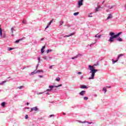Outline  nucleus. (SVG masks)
I'll use <instances>...</instances> for the list:
<instances>
[{
  "label": "nucleus",
  "mask_w": 126,
  "mask_h": 126,
  "mask_svg": "<svg viewBox=\"0 0 126 126\" xmlns=\"http://www.w3.org/2000/svg\"><path fill=\"white\" fill-rule=\"evenodd\" d=\"M78 14H79V12L74 13L73 14L74 16H77V15H78Z\"/></svg>",
  "instance_id": "nucleus-21"
},
{
  "label": "nucleus",
  "mask_w": 126,
  "mask_h": 126,
  "mask_svg": "<svg viewBox=\"0 0 126 126\" xmlns=\"http://www.w3.org/2000/svg\"><path fill=\"white\" fill-rule=\"evenodd\" d=\"M24 88V86H20V87H18V88H17V89H20V90H21L22 89Z\"/></svg>",
  "instance_id": "nucleus-15"
},
{
  "label": "nucleus",
  "mask_w": 126,
  "mask_h": 126,
  "mask_svg": "<svg viewBox=\"0 0 126 126\" xmlns=\"http://www.w3.org/2000/svg\"><path fill=\"white\" fill-rule=\"evenodd\" d=\"M51 91H52V90H49V89L46 90L47 92H50Z\"/></svg>",
  "instance_id": "nucleus-35"
},
{
  "label": "nucleus",
  "mask_w": 126,
  "mask_h": 126,
  "mask_svg": "<svg viewBox=\"0 0 126 126\" xmlns=\"http://www.w3.org/2000/svg\"><path fill=\"white\" fill-rule=\"evenodd\" d=\"M106 11H107V12H108V11H109V10H106Z\"/></svg>",
  "instance_id": "nucleus-50"
},
{
  "label": "nucleus",
  "mask_w": 126,
  "mask_h": 126,
  "mask_svg": "<svg viewBox=\"0 0 126 126\" xmlns=\"http://www.w3.org/2000/svg\"><path fill=\"white\" fill-rule=\"evenodd\" d=\"M101 36V35H99V36H98L97 37H98V38H100V37Z\"/></svg>",
  "instance_id": "nucleus-42"
},
{
  "label": "nucleus",
  "mask_w": 126,
  "mask_h": 126,
  "mask_svg": "<svg viewBox=\"0 0 126 126\" xmlns=\"http://www.w3.org/2000/svg\"><path fill=\"white\" fill-rule=\"evenodd\" d=\"M50 52H52V50H49V49H47V53H49Z\"/></svg>",
  "instance_id": "nucleus-29"
},
{
  "label": "nucleus",
  "mask_w": 126,
  "mask_h": 126,
  "mask_svg": "<svg viewBox=\"0 0 126 126\" xmlns=\"http://www.w3.org/2000/svg\"><path fill=\"white\" fill-rule=\"evenodd\" d=\"M32 111H38L37 107H32V108H31V110L30 112H32Z\"/></svg>",
  "instance_id": "nucleus-5"
},
{
  "label": "nucleus",
  "mask_w": 126,
  "mask_h": 126,
  "mask_svg": "<svg viewBox=\"0 0 126 126\" xmlns=\"http://www.w3.org/2000/svg\"><path fill=\"white\" fill-rule=\"evenodd\" d=\"M13 28H11V30L12 31L13 30Z\"/></svg>",
  "instance_id": "nucleus-51"
},
{
  "label": "nucleus",
  "mask_w": 126,
  "mask_h": 126,
  "mask_svg": "<svg viewBox=\"0 0 126 126\" xmlns=\"http://www.w3.org/2000/svg\"><path fill=\"white\" fill-rule=\"evenodd\" d=\"M27 106H28V105H29V102H27Z\"/></svg>",
  "instance_id": "nucleus-43"
},
{
  "label": "nucleus",
  "mask_w": 126,
  "mask_h": 126,
  "mask_svg": "<svg viewBox=\"0 0 126 126\" xmlns=\"http://www.w3.org/2000/svg\"><path fill=\"white\" fill-rule=\"evenodd\" d=\"M80 88L84 89L87 88V87H86V86H85V85H83L80 87Z\"/></svg>",
  "instance_id": "nucleus-10"
},
{
  "label": "nucleus",
  "mask_w": 126,
  "mask_h": 126,
  "mask_svg": "<svg viewBox=\"0 0 126 126\" xmlns=\"http://www.w3.org/2000/svg\"><path fill=\"white\" fill-rule=\"evenodd\" d=\"M75 32H72V33H70V35H66V37H69L70 36L74 35Z\"/></svg>",
  "instance_id": "nucleus-13"
},
{
  "label": "nucleus",
  "mask_w": 126,
  "mask_h": 126,
  "mask_svg": "<svg viewBox=\"0 0 126 126\" xmlns=\"http://www.w3.org/2000/svg\"><path fill=\"white\" fill-rule=\"evenodd\" d=\"M13 49L12 48H10V47L8 48V51H9L12 50Z\"/></svg>",
  "instance_id": "nucleus-26"
},
{
  "label": "nucleus",
  "mask_w": 126,
  "mask_h": 126,
  "mask_svg": "<svg viewBox=\"0 0 126 126\" xmlns=\"http://www.w3.org/2000/svg\"><path fill=\"white\" fill-rule=\"evenodd\" d=\"M113 18V16H112V15L111 14H109L108 15V16L107 17V18H106V20H108L109 19H111V18Z\"/></svg>",
  "instance_id": "nucleus-6"
},
{
  "label": "nucleus",
  "mask_w": 126,
  "mask_h": 126,
  "mask_svg": "<svg viewBox=\"0 0 126 126\" xmlns=\"http://www.w3.org/2000/svg\"><path fill=\"white\" fill-rule=\"evenodd\" d=\"M88 17H93V16L89 15V16H88Z\"/></svg>",
  "instance_id": "nucleus-44"
},
{
  "label": "nucleus",
  "mask_w": 126,
  "mask_h": 126,
  "mask_svg": "<svg viewBox=\"0 0 126 126\" xmlns=\"http://www.w3.org/2000/svg\"><path fill=\"white\" fill-rule=\"evenodd\" d=\"M101 8V6H98L97 8H95V10H96V11H98V10H99V9Z\"/></svg>",
  "instance_id": "nucleus-14"
},
{
  "label": "nucleus",
  "mask_w": 126,
  "mask_h": 126,
  "mask_svg": "<svg viewBox=\"0 0 126 126\" xmlns=\"http://www.w3.org/2000/svg\"><path fill=\"white\" fill-rule=\"evenodd\" d=\"M43 59L44 60H47V57H43Z\"/></svg>",
  "instance_id": "nucleus-34"
},
{
  "label": "nucleus",
  "mask_w": 126,
  "mask_h": 126,
  "mask_svg": "<svg viewBox=\"0 0 126 126\" xmlns=\"http://www.w3.org/2000/svg\"><path fill=\"white\" fill-rule=\"evenodd\" d=\"M39 77H41H41H42V76L40 75V76H39Z\"/></svg>",
  "instance_id": "nucleus-47"
},
{
  "label": "nucleus",
  "mask_w": 126,
  "mask_h": 126,
  "mask_svg": "<svg viewBox=\"0 0 126 126\" xmlns=\"http://www.w3.org/2000/svg\"><path fill=\"white\" fill-rule=\"evenodd\" d=\"M98 37V36H97V35H95V37Z\"/></svg>",
  "instance_id": "nucleus-46"
},
{
  "label": "nucleus",
  "mask_w": 126,
  "mask_h": 126,
  "mask_svg": "<svg viewBox=\"0 0 126 126\" xmlns=\"http://www.w3.org/2000/svg\"><path fill=\"white\" fill-rule=\"evenodd\" d=\"M53 116H54V115H51L49 116V117H50V118H51L52 117H53Z\"/></svg>",
  "instance_id": "nucleus-37"
},
{
  "label": "nucleus",
  "mask_w": 126,
  "mask_h": 126,
  "mask_svg": "<svg viewBox=\"0 0 126 126\" xmlns=\"http://www.w3.org/2000/svg\"><path fill=\"white\" fill-rule=\"evenodd\" d=\"M26 22L24 20L22 21V23H23V24H25Z\"/></svg>",
  "instance_id": "nucleus-33"
},
{
  "label": "nucleus",
  "mask_w": 126,
  "mask_h": 126,
  "mask_svg": "<svg viewBox=\"0 0 126 126\" xmlns=\"http://www.w3.org/2000/svg\"><path fill=\"white\" fill-rule=\"evenodd\" d=\"M52 66H49V68H50V69H52Z\"/></svg>",
  "instance_id": "nucleus-39"
},
{
  "label": "nucleus",
  "mask_w": 126,
  "mask_h": 126,
  "mask_svg": "<svg viewBox=\"0 0 126 126\" xmlns=\"http://www.w3.org/2000/svg\"><path fill=\"white\" fill-rule=\"evenodd\" d=\"M50 26V25H47V27L45 28V29H47L49 28V27Z\"/></svg>",
  "instance_id": "nucleus-31"
},
{
  "label": "nucleus",
  "mask_w": 126,
  "mask_h": 126,
  "mask_svg": "<svg viewBox=\"0 0 126 126\" xmlns=\"http://www.w3.org/2000/svg\"><path fill=\"white\" fill-rule=\"evenodd\" d=\"M2 30H1V28H0V37L2 36Z\"/></svg>",
  "instance_id": "nucleus-12"
},
{
  "label": "nucleus",
  "mask_w": 126,
  "mask_h": 126,
  "mask_svg": "<svg viewBox=\"0 0 126 126\" xmlns=\"http://www.w3.org/2000/svg\"><path fill=\"white\" fill-rule=\"evenodd\" d=\"M88 97H86V96H85V97H84V100H88Z\"/></svg>",
  "instance_id": "nucleus-24"
},
{
  "label": "nucleus",
  "mask_w": 126,
  "mask_h": 126,
  "mask_svg": "<svg viewBox=\"0 0 126 126\" xmlns=\"http://www.w3.org/2000/svg\"><path fill=\"white\" fill-rule=\"evenodd\" d=\"M117 40H118L120 42H121V41H123V39L118 38H117Z\"/></svg>",
  "instance_id": "nucleus-17"
},
{
  "label": "nucleus",
  "mask_w": 126,
  "mask_h": 126,
  "mask_svg": "<svg viewBox=\"0 0 126 126\" xmlns=\"http://www.w3.org/2000/svg\"><path fill=\"white\" fill-rule=\"evenodd\" d=\"M60 80H61V78H60L59 77L56 79V81L59 82Z\"/></svg>",
  "instance_id": "nucleus-20"
},
{
  "label": "nucleus",
  "mask_w": 126,
  "mask_h": 126,
  "mask_svg": "<svg viewBox=\"0 0 126 126\" xmlns=\"http://www.w3.org/2000/svg\"><path fill=\"white\" fill-rule=\"evenodd\" d=\"M93 123H92V122H90V123H88L89 124H90V125H91V124H92Z\"/></svg>",
  "instance_id": "nucleus-45"
},
{
  "label": "nucleus",
  "mask_w": 126,
  "mask_h": 126,
  "mask_svg": "<svg viewBox=\"0 0 126 126\" xmlns=\"http://www.w3.org/2000/svg\"><path fill=\"white\" fill-rule=\"evenodd\" d=\"M122 34V32H120L117 34L115 35L114 32H111L109 33L110 36H111V37H110V39H109V41L110 42H112L114 41V39H116L117 37L120 36Z\"/></svg>",
  "instance_id": "nucleus-2"
},
{
  "label": "nucleus",
  "mask_w": 126,
  "mask_h": 126,
  "mask_svg": "<svg viewBox=\"0 0 126 126\" xmlns=\"http://www.w3.org/2000/svg\"><path fill=\"white\" fill-rule=\"evenodd\" d=\"M53 20H52V21H51L50 22H49V23H48V24L47 25L50 26V25L52 24V23L53 22Z\"/></svg>",
  "instance_id": "nucleus-22"
},
{
  "label": "nucleus",
  "mask_w": 126,
  "mask_h": 126,
  "mask_svg": "<svg viewBox=\"0 0 126 126\" xmlns=\"http://www.w3.org/2000/svg\"><path fill=\"white\" fill-rule=\"evenodd\" d=\"M63 114H64V115H66L65 113H63Z\"/></svg>",
  "instance_id": "nucleus-49"
},
{
  "label": "nucleus",
  "mask_w": 126,
  "mask_h": 126,
  "mask_svg": "<svg viewBox=\"0 0 126 126\" xmlns=\"http://www.w3.org/2000/svg\"><path fill=\"white\" fill-rule=\"evenodd\" d=\"M77 74H78V75H80L81 74V72H79L77 73Z\"/></svg>",
  "instance_id": "nucleus-38"
},
{
  "label": "nucleus",
  "mask_w": 126,
  "mask_h": 126,
  "mask_svg": "<svg viewBox=\"0 0 126 126\" xmlns=\"http://www.w3.org/2000/svg\"><path fill=\"white\" fill-rule=\"evenodd\" d=\"M28 118H29L28 115H26V116H25V119H28Z\"/></svg>",
  "instance_id": "nucleus-30"
},
{
  "label": "nucleus",
  "mask_w": 126,
  "mask_h": 126,
  "mask_svg": "<svg viewBox=\"0 0 126 126\" xmlns=\"http://www.w3.org/2000/svg\"><path fill=\"white\" fill-rule=\"evenodd\" d=\"M45 48H46V46H43V47H42V48L41 49V52L42 54L44 53V51H43V50H44Z\"/></svg>",
  "instance_id": "nucleus-7"
},
{
  "label": "nucleus",
  "mask_w": 126,
  "mask_h": 126,
  "mask_svg": "<svg viewBox=\"0 0 126 126\" xmlns=\"http://www.w3.org/2000/svg\"><path fill=\"white\" fill-rule=\"evenodd\" d=\"M64 23V22H63V21H61V22H60V23L61 24H60L59 26H62L63 24Z\"/></svg>",
  "instance_id": "nucleus-18"
},
{
  "label": "nucleus",
  "mask_w": 126,
  "mask_h": 126,
  "mask_svg": "<svg viewBox=\"0 0 126 126\" xmlns=\"http://www.w3.org/2000/svg\"><path fill=\"white\" fill-rule=\"evenodd\" d=\"M38 63H39V61H40V58H38Z\"/></svg>",
  "instance_id": "nucleus-41"
},
{
  "label": "nucleus",
  "mask_w": 126,
  "mask_h": 126,
  "mask_svg": "<svg viewBox=\"0 0 126 126\" xmlns=\"http://www.w3.org/2000/svg\"><path fill=\"white\" fill-rule=\"evenodd\" d=\"M6 82H7V81L6 80H4V81H2V82H1V83L4 84L5 83H6Z\"/></svg>",
  "instance_id": "nucleus-28"
},
{
  "label": "nucleus",
  "mask_w": 126,
  "mask_h": 126,
  "mask_svg": "<svg viewBox=\"0 0 126 126\" xmlns=\"http://www.w3.org/2000/svg\"><path fill=\"white\" fill-rule=\"evenodd\" d=\"M20 41H21V39H19L18 40L16 41L15 43H19Z\"/></svg>",
  "instance_id": "nucleus-23"
},
{
  "label": "nucleus",
  "mask_w": 126,
  "mask_h": 126,
  "mask_svg": "<svg viewBox=\"0 0 126 126\" xmlns=\"http://www.w3.org/2000/svg\"><path fill=\"white\" fill-rule=\"evenodd\" d=\"M41 41H42L43 40V38H41Z\"/></svg>",
  "instance_id": "nucleus-48"
},
{
  "label": "nucleus",
  "mask_w": 126,
  "mask_h": 126,
  "mask_svg": "<svg viewBox=\"0 0 126 126\" xmlns=\"http://www.w3.org/2000/svg\"><path fill=\"white\" fill-rule=\"evenodd\" d=\"M88 69L91 70L90 73H92V77L89 78V80L94 79L95 73L98 71V70L95 69L94 68V66H91V65L89 66V68H88Z\"/></svg>",
  "instance_id": "nucleus-1"
},
{
  "label": "nucleus",
  "mask_w": 126,
  "mask_h": 126,
  "mask_svg": "<svg viewBox=\"0 0 126 126\" xmlns=\"http://www.w3.org/2000/svg\"><path fill=\"white\" fill-rule=\"evenodd\" d=\"M62 86H63L62 84H60L58 86H49V88L51 89H53L55 87L56 88H58L60 87H62Z\"/></svg>",
  "instance_id": "nucleus-3"
},
{
  "label": "nucleus",
  "mask_w": 126,
  "mask_h": 126,
  "mask_svg": "<svg viewBox=\"0 0 126 126\" xmlns=\"http://www.w3.org/2000/svg\"><path fill=\"white\" fill-rule=\"evenodd\" d=\"M40 72H42V70H38L37 71H36V73H40Z\"/></svg>",
  "instance_id": "nucleus-25"
},
{
  "label": "nucleus",
  "mask_w": 126,
  "mask_h": 126,
  "mask_svg": "<svg viewBox=\"0 0 126 126\" xmlns=\"http://www.w3.org/2000/svg\"><path fill=\"white\" fill-rule=\"evenodd\" d=\"M85 93V91H82L80 93H79V94L81 95H84Z\"/></svg>",
  "instance_id": "nucleus-8"
},
{
  "label": "nucleus",
  "mask_w": 126,
  "mask_h": 126,
  "mask_svg": "<svg viewBox=\"0 0 126 126\" xmlns=\"http://www.w3.org/2000/svg\"><path fill=\"white\" fill-rule=\"evenodd\" d=\"M106 88H111V86H106Z\"/></svg>",
  "instance_id": "nucleus-36"
},
{
  "label": "nucleus",
  "mask_w": 126,
  "mask_h": 126,
  "mask_svg": "<svg viewBox=\"0 0 126 126\" xmlns=\"http://www.w3.org/2000/svg\"><path fill=\"white\" fill-rule=\"evenodd\" d=\"M118 60H118V59H117V60H116V61H114V60H113V63H115L118 62Z\"/></svg>",
  "instance_id": "nucleus-19"
},
{
  "label": "nucleus",
  "mask_w": 126,
  "mask_h": 126,
  "mask_svg": "<svg viewBox=\"0 0 126 126\" xmlns=\"http://www.w3.org/2000/svg\"><path fill=\"white\" fill-rule=\"evenodd\" d=\"M124 56L123 54H121L119 55L118 57H117V60H119L120 57H123Z\"/></svg>",
  "instance_id": "nucleus-11"
},
{
  "label": "nucleus",
  "mask_w": 126,
  "mask_h": 126,
  "mask_svg": "<svg viewBox=\"0 0 126 126\" xmlns=\"http://www.w3.org/2000/svg\"><path fill=\"white\" fill-rule=\"evenodd\" d=\"M5 103L4 102H2V103H1V106H2V107H5Z\"/></svg>",
  "instance_id": "nucleus-16"
},
{
  "label": "nucleus",
  "mask_w": 126,
  "mask_h": 126,
  "mask_svg": "<svg viewBox=\"0 0 126 126\" xmlns=\"http://www.w3.org/2000/svg\"><path fill=\"white\" fill-rule=\"evenodd\" d=\"M4 84L2 83H0V85H3Z\"/></svg>",
  "instance_id": "nucleus-40"
},
{
  "label": "nucleus",
  "mask_w": 126,
  "mask_h": 126,
  "mask_svg": "<svg viewBox=\"0 0 126 126\" xmlns=\"http://www.w3.org/2000/svg\"><path fill=\"white\" fill-rule=\"evenodd\" d=\"M103 90L104 91V93L107 92V89H106L105 88H104L103 89Z\"/></svg>",
  "instance_id": "nucleus-27"
},
{
  "label": "nucleus",
  "mask_w": 126,
  "mask_h": 126,
  "mask_svg": "<svg viewBox=\"0 0 126 126\" xmlns=\"http://www.w3.org/2000/svg\"><path fill=\"white\" fill-rule=\"evenodd\" d=\"M84 0H79L78 1V5H79L78 7L80 8L82 5H83Z\"/></svg>",
  "instance_id": "nucleus-4"
},
{
  "label": "nucleus",
  "mask_w": 126,
  "mask_h": 126,
  "mask_svg": "<svg viewBox=\"0 0 126 126\" xmlns=\"http://www.w3.org/2000/svg\"><path fill=\"white\" fill-rule=\"evenodd\" d=\"M34 72H31V74H30V75H33L34 74Z\"/></svg>",
  "instance_id": "nucleus-32"
},
{
  "label": "nucleus",
  "mask_w": 126,
  "mask_h": 126,
  "mask_svg": "<svg viewBox=\"0 0 126 126\" xmlns=\"http://www.w3.org/2000/svg\"><path fill=\"white\" fill-rule=\"evenodd\" d=\"M78 57H81V54L77 55L76 57L72 58V60H74L75 58H78Z\"/></svg>",
  "instance_id": "nucleus-9"
}]
</instances>
